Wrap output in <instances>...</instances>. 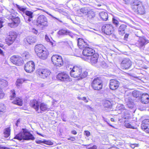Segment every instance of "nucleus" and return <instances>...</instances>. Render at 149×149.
Wrapping results in <instances>:
<instances>
[{"instance_id": "obj_56", "label": "nucleus", "mask_w": 149, "mask_h": 149, "mask_svg": "<svg viewBox=\"0 0 149 149\" xmlns=\"http://www.w3.org/2000/svg\"><path fill=\"white\" fill-rule=\"evenodd\" d=\"M129 36V34H126L124 36V38L125 39V40H126L128 38V37Z\"/></svg>"}, {"instance_id": "obj_36", "label": "nucleus", "mask_w": 149, "mask_h": 149, "mask_svg": "<svg viewBox=\"0 0 149 149\" xmlns=\"http://www.w3.org/2000/svg\"><path fill=\"white\" fill-rule=\"evenodd\" d=\"M13 103L19 106H22V101L21 99L19 98L16 97L15 98V100L14 101Z\"/></svg>"}, {"instance_id": "obj_59", "label": "nucleus", "mask_w": 149, "mask_h": 149, "mask_svg": "<svg viewBox=\"0 0 149 149\" xmlns=\"http://www.w3.org/2000/svg\"><path fill=\"white\" fill-rule=\"evenodd\" d=\"M72 133L74 134H77V132L75 130H72L71 132Z\"/></svg>"}, {"instance_id": "obj_12", "label": "nucleus", "mask_w": 149, "mask_h": 149, "mask_svg": "<svg viewBox=\"0 0 149 149\" xmlns=\"http://www.w3.org/2000/svg\"><path fill=\"white\" fill-rule=\"evenodd\" d=\"M24 68L25 71L28 72H33L35 69V64L33 61H29L25 64Z\"/></svg>"}, {"instance_id": "obj_49", "label": "nucleus", "mask_w": 149, "mask_h": 149, "mask_svg": "<svg viewBox=\"0 0 149 149\" xmlns=\"http://www.w3.org/2000/svg\"><path fill=\"white\" fill-rule=\"evenodd\" d=\"M44 11V12H45V13H47V14H48V15H49L51 17H52L53 18L56 19H57L58 20L59 22H62V21H61L59 20L58 19L56 18V17H54L52 15L50 14L48 12H47V11Z\"/></svg>"}, {"instance_id": "obj_60", "label": "nucleus", "mask_w": 149, "mask_h": 149, "mask_svg": "<svg viewBox=\"0 0 149 149\" xmlns=\"http://www.w3.org/2000/svg\"><path fill=\"white\" fill-rule=\"evenodd\" d=\"M85 106L86 108H87L88 109H90L91 108V107L89 105H85Z\"/></svg>"}, {"instance_id": "obj_14", "label": "nucleus", "mask_w": 149, "mask_h": 149, "mask_svg": "<svg viewBox=\"0 0 149 149\" xmlns=\"http://www.w3.org/2000/svg\"><path fill=\"white\" fill-rule=\"evenodd\" d=\"M17 37L16 33L15 32L11 31L9 33V36L6 40L7 44L10 45L12 44Z\"/></svg>"}, {"instance_id": "obj_5", "label": "nucleus", "mask_w": 149, "mask_h": 149, "mask_svg": "<svg viewBox=\"0 0 149 149\" xmlns=\"http://www.w3.org/2000/svg\"><path fill=\"white\" fill-rule=\"evenodd\" d=\"M51 61L53 65L56 67H60L63 64L62 58L59 55H53L51 57Z\"/></svg>"}, {"instance_id": "obj_3", "label": "nucleus", "mask_w": 149, "mask_h": 149, "mask_svg": "<svg viewBox=\"0 0 149 149\" xmlns=\"http://www.w3.org/2000/svg\"><path fill=\"white\" fill-rule=\"evenodd\" d=\"M132 9L137 13L142 15L145 11L144 6L142 3L137 1H134L132 6Z\"/></svg>"}, {"instance_id": "obj_50", "label": "nucleus", "mask_w": 149, "mask_h": 149, "mask_svg": "<svg viewBox=\"0 0 149 149\" xmlns=\"http://www.w3.org/2000/svg\"><path fill=\"white\" fill-rule=\"evenodd\" d=\"M30 30L31 31L33 32V33L35 34H37L38 33V31L36 29L34 28H32Z\"/></svg>"}, {"instance_id": "obj_2", "label": "nucleus", "mask_w": 149, "mask_h": 149, "mask_svg": "<svg viewBox=\"0 0 149 149\" xmlns=\"http://www.w3.org/2000/svg\"><path fill=\"white\" fill-rule=\"evenodd\" d=\"M14 139L19 141L22 140H33L35 137L26 129H22V130L18 134L16 135Z\"/></svg>"}, {"instance_id": "obj_31", "label": "nucleus", "mask_w": 149, "mask_h": 149, "mask_svg": "<svg viewBox=\"0 0 149 149\" xmlns=\"http://www.w3.org/2000/svg\"><path fill=\"white\" fill-rule=\"evenodd\" d=\"M100 17L103 21H107L108 17V14L106 12L102 11L99 13Z\"/></svg>"}, {"instance_id": "obj_1", "label": "nucleus", "mask_w": 149, "mask_h": 149, "mask_svg": "<svg viewBox=\"0 0 149 149\" xmlns=\"http://www.w3.org/2000/svg\"><path fill=\"white\" fill-rule=\"evenodd\" d=\"M6 17L9 20H12V22L8 24V26L11 28H14L17 27L19 23V19L17 17V13L13 9L7 10Z\"/></svg>"}, {"instance_id": "obj_37", "label": "nucleus", "mask_w": 149, "mask_h": 149, "mask_svg": "<svg viewBox=\"0 0 149 149\" xmlns=\"http://www.w3.org/2000/svg\"><path fill=\"white\" fill-rule=\"evenodd\" d=\"M10 127H9L6 128L4 132V136L6 137H8L10 134Z\"/></svg>"}, {"instance_id": "obj_24", "label": "nucleus", "mask_w": 149, "mask_h": 149, "mask_svg": "<svg viewBox=\"0 0 149 149\" xmlns=\"http://www.w3.org/2000/svg\"><path fill=\"white\" fill-rule=\"evenodd\" d=\"M141 101L143 104L148 103L149 102V95L147 94H142L141 98Z\"/></svg>"}, {"instance_id": "obj_13", "label": "nucleus", "mask_w": 149, "mask_h": 149, "mask_svg": "<svg viewBox=\"0 0 149 149\" xmlns=\"http://www.w3.org/2000/svg\"><path fill=\"white\" fill-rule=\"evenodd\" d=\"M98 58V55L97 54H94L91 56H89L88 58H85V60L90 62L92 65H94L96 63H97Z\"/></svg>"}, {"instance_id": "obj_4", "label": "nucleus", "mask_w": 149, "mask_h": 149, "mask_svg": "<svg viewBox=\"0 0 149 149\" xmlns=\"http://www.w3.org/2000/svg\"><path fill=\"white\" fill-rule=\"evenodd\" d=\"M103 86V81L101 78L97 77L95 78L91 83V86L95 90L100 91Z\"/></svg>"}, {"instance_id": "obj_58", "label": "nucleus", "mask_w": 149, "mask_h": 149, "mask_svg": "<svg viewBox=\"0 0 149 149\" xmlns=\"http://www.w3.org/2000/svg\"><path fill=\"white\" fill-rule=\"evenodd\" d=\"M136 145V144H131L130 145V146L132 148H134L136 146L135 145Z\"/></svg>"}, {"instance_id": "obj_40", "label": "nucleus", "mask_w": 149, "mask_h": 149, "mask_svg": "<svg viewBox=\"0 0 149 149\" xmlns=\"http://www.w3.org/2000/svg\"><path fill=\"white\" fill-rule=\"evenodd\" d=\"M16 6L18 9L23 12H24L26 9V7H23L22 6H20L17 4H16Z\"/></svg>"}, {"instance_id": "obj_43", "label": "nucleus", "mask_w": 149, "mask_h": 149, "mask_svg": "<svg viewBox=\"0 0 149 149\" xmlns=\"http://www.w3.org/2000/svg\"><path fill=\"white\" fill-rule=\"evenodd\" d=\"M88 74V72L87 71H85L83 72V73H82V72H81V74L80 76V77L81 78H83L84 77H86Z\"/></svg>"}, {"instance_id": "obj_35", "label": "nucleus", "mask_w": 149, "mask_h": 149, "mask_svg": "<svg viewBox=\"0 0 149 149\" xmlns=\"http://www.w3.org/2000/svg\"><path fill=\"white\" fill-rule=\"evenodd\" d=\"M8 83L5 80L0 79V86L3 88L7 86Z\"/></svg>"}, {"instance_id": "obj_21", "label": "nucleus", "mask_w": 149, "mask_h": 149, "mask_svg": "<svg viewBox=\"0 0 149 149\" xmlns=\"http://www.w3.org/2000/svg\"><path fill=\"white\" fill-rule=\"evenodd\" d=\"M77 43L79 47L81 49H84L86 47L88 46L87 44L81 38H79L78 39Z\"/></svg>"}, {"instance_id": "obj_25", "label": "nucleus", "mask_w": 149, "mask_h": 149, "mask_svg": "<svg viewBox=\"0 0 149 149\" xmlns=\"http://www.w3.org/2000/svg\"><path fill=\"white\" fill-rule=\"evenodd\" d=\"M49 107L48 106L47 104L43 103H40L39 108V110H40V112H38V113H42V111H45L46 110H49Z\"/></svg>"}, {"instance_id": "obj_54", "label": "nucleus", "mask_w": 149, "mask_h": 149, "mask_svg": "<svg viewBox=\"0 0 149 149\" xmlns=\"http://www.w3.org/2000/svg\"><path fill=\"white\" fill-rule=\"evenodd\" d=\"M82 100L84 101L85 102H88V101L86 97H83Z\"/></svg>"}, {"instance_id": "obj_15", "label": "nucleus", "mask_w": 149, "mask_h": 149, "mask_svg": "<svg viewBox=\"0 0 149 149\" xmlns=\"http://www.w3.org/2000/svg\"><path fill=\"white\" fill-rule=\"evenodd\" d=\"M40 102L35 99L31 100L30 101V105L31 106L35 109L36 111L40 112L39 108Z\"/></svg>"}, {"instance_id": "obj_34", "label": "nucleus", "mask_w": 149, "mask_h": 149, "mask_svg": "<svg viewBox=\"0 0 149 149\" xmlns=\"http://www.w3.org/2000/svg\"><path fill=\"white\" fill-rule=\"evenodd\" d=\"M27 80L24 79H17L16 81V85L17 87H20L21 86L23 82H24Z\"/></svg>"}, {"instance_id": "obj_27", "label": "nucleus", "mask_w": 149, "mask_h": 149, "mask_svg": "<svg viewBox=\"0 0 149 149\" xmlns=\"http://www.w3.org/2000/svg\"><path fill=\"white\" fill-rule=\"evenodd\" d=\"M87 16L88 19H93L95 17V13L93 9H90Z\"/></svg>"}, {"instance_id": "obj_23", "label": "nucleus", "mask_w": 149, "mask_h": 149, "mask_svg": "<svg viewBox=\"0 0 149 149\" xmlns=\"http://www.w3.org/2000/svg\"><path fill=\"white\" fill-rule=\"evenodd\" d=\"M149 42V40H146L145 38L143 37L139 39L136 44L138 47H141Z\"/></svg>"}, {"instance_id": "obj_20", "label": "nucleus", "mask_w": 149, "mask_h": 149, "mask_svg": "<svg viewBox=\"0 0 149 149\" xmlns=\"http://www.w3.org/2000/svg\"><path fill=\"white\" fill-rule=\"evenodd\" d=\"M57 33L59 35H68L72 38H73L74 35L70 31L64 28L60 29Z\"/></svg>"}, {"instance_id": "obj_33", "label": "nucleus", "mask_w": 149, "mask_h": 149, "mask_svg": "<svg viewBox=\"0 0 149 149\" xmlns=\"http://www.w3.org/2000/svg\"><path fill=\"white\" fill-rule=\"evenodd\" d=\"M90 8L87 7H84L81 8L79 10L77 11V12L81 13L83 15H87L88 14V13L89 10Z\"/></svg>"}, {"instance_id": "obj_62", "label": "nucleus", "mask_w": 149, "mask_h": 149, "mask_svg": "<svg viewBox=\"0 0 149 149\" xmlns=\"http://www.w3.org/2000/svg\"><path fill=\"white\" fill-rule=\"evenodd\" d=\"M2 22L0 21V29L2 27Z\"/></svg>"}, {"instance_id": "obj_29", "label": "nucleus", "mask_w": 149, "mask_h": 149, "mask_svg": "<svg viewBox=\"0 0 149 149\" xmlns=\"http://www.w3.org/2000/svg\"><path fill=\"white\" fill-rule=\"evenodd\" d=\"M33 12L27 10L25 11V15L28 16L27 19H25V20L26 22H30L32 20V18L33 17Z\"/></svg>"}, {"instance_id": "obj_41", "label": "nucleus", "mask_w": 149, "mask_h": 149, "mask_svg": "<svg viewBox=\"0 0 149 149\" xmlns=\"http://www.w3.org/2000/svg\"><path fill=\"white\" fill-rule=\"evenodd\" d=\"M116 109L117 110H120L121 111H122L123 110L125 109V107L123 104H119L117 106Z\"/></svg>"}, {"instance_id": "obj_28", "label": "nucleus", "mask_w": 149, "mask_h": 149, "mask_svg": "<svg viewBox=\"0 0 149 149\" xmlns=\"http://www.w3.org/2000/svg\"><path fill=\"white\" fill-rule=\"evenodd\" d=\"M44 46L42 44H40L36 45L35 48V50L37 55L39 53L42 52V50L45 49Z\"/></svg>"}, {"instance_id": "obj_19", "label": "nucleus", "mask_w": 149, "mask_h": 149, "mask_svg": "<svg viewBox=\"0 0 149 149\" xmlns=\"http://www.w3.org/2000/svg\"><path fill=\"white\" fill-rule=\"evenodd\" d=\"M142 129L147 133H149V119H146L143 120L141 124Z\"/></svg>"}, {"instance_id": "obj_48", "label": "nucleus", "mask_w": 149, "mask_h": 149, "mask_svg": "<svg viewBox=\"0 0 149 149\" xmlns=\"http://www.w3.org/2000/svg\"><path fill=\"white\" fill-rule=\"evenodd\" d=\"M5 107L3 105L0 107V111L3 112H4L6 110Z\"/></svg>"}, {"instance_id": "obj_64", "label": "nucleus", "mask_w": 149, "mask_h": 149, "mask_svg": "<svg viewBox=\"0 0 149 149\" xmlns=\"http://www.w3.org/2000/svg\"><path fill=\"white\" fill-rule=\"evenodd\" d=\"M0 149H6V148L4 147L0 146Z\"/></svg>"}, {"instance_id": "obj_51", "label": "nucleus", "mask_w": 149, "mask_h": 149, "mask_svg": "<svg viewBox=\"0 0 149 149\" xmlns=\"http://www.w3.org/2000/svg\"><path fill=\"white\" fill-rule=\"evenodd\" d=\"M45 40L47 42H50L51 43V45H53V43L52 42H51L50 41V40L49 39V38L48 37V36H47V35H46L45 36Z\"/></svg>"}, {"instance_id": "obj_9", "label": "nucleus", "mask_w": 149, "mask_h": 149, "mask_svg": "<svg viewBox=\"0 0 149 149\" xmlns=\"http://www.w3.org/2000/svg\"><path fill=\"white\" fill-rule=\"evenodd\" d=\"M36 73L39 77L45 79L48 77L51 72L49 70L47 69L39 68L37 70Z\"/></svg>"}, {"instance_id": "obj_63", "label": "nucleus", "mask_w": 149, "mask_h": 149, "mask_svg": "<svg viewBox=\"0 0 149 149\" xmlns=\"http://www.w3.org/2000/svg\"><path fill=\"white\" fill-rule=\"evenodd\" d=\"M19 122V120H17V121L16 122V125L17 126H18V124Z\"/></svg>"}, {"instance_id": "obj_11", "label": "nucleus", "mask_w": 149, "mask_h": 149, "mask_svg": "<svg viewBox=\"0 0 149 149\" xmlns=\"http://www.w3.org/2000/svg\"><path fill=\"white\" fill-rule=\"evenodd\" d=\"M10 61L14 64L20 66L23 63L22 58L18 55H14L12 56L10 59Z\"/></svg>"}, {"instance_id": "obj_30", "label": "nucleus", "mask_w": 149, "mask_h": 149, "mask_svg": "<svg viewBox=\"0 0 149 149\" xmlns=\"http://www.w3.org/2000/svg\"><path fill=\"white\" fill-rule=\"evenodd\" d=\"M112 101L111 100H106L104 101L103 105L105 108H111L112 104Z\"/></svg>"}, {"instance_id": "obj_16", "label": "nucleus", "mask_w": 149, "mask_h": 149, "mask_svg": "<svg viewBox=\"0 0 149 149\" xmlns=\"http://www.w3.org/2000/svg\"><path fill=\"white\" fill-rule=\"evenodd\" d=\"M95 51L92 48L88 46L84 49L82 53L84 56H86V58H88L94 54Z\"/></svg>"}, {"instance_id": "obj_32", "label": "nucleus", "mask_w": 149, "mask_h": 149, "mask_svg": "<svg viewBox=\"0 0 149 149\" xmlns=\"http://www.w3.org/2000/svg\"><path fill=\"white\" fill-rule=\"evenodd\" d=\"M29 44H31L36 42V39L32 36H29L27 37L24 40Z\"/></svg>"}, {"instance_id": "obj_39", "label": "nucleus", "mask_w": 149, "mask_h": 149, "mask_svg": "<svg viewBox=\"0 0 149 149\" xmlns=\"http://www.w3.org/2000/svg\"><path fill=\"white\" fill-rule=\"evenodd\" d=\"M99 60L97 63L98 65H100L102 67H104L106 65V63L104 61H102V59H99Z\"/></svg>"}, {"instance_id": "obj_57", "label": "nucleus", "mask_w": 149, "mask_h": 149, "mask_svg": "<svg viewBox=\"0 0 149 149\" xmlns=\"http://www.w3.org/2000/svg\"><path fill=\"white\" fill-rule=\"evenodd\" d=\"M36 142L37 143L40 144L42 143V141L41 140H36Z\"/></svg>"}, {"instance_id": "obj_42", "label": "nucleus", "mask_w": 149, "mask_h": 149, "mask_svg": "<svg viewBox=\"0 0 149 149\" xmlns=\"http://www.w3.org/2000/svg\"><path fill=\"white\" fill-rule=\"evenodd\" d=\"M112 22L116 26H117L119 24V22L115 17H113L112 18Z\"/></svg>"}, {"instance_id": "obj_52", "label": "nucleus", "mask_w": 149, "mask_h": 149, "mask_svg": "<svg viewBox=\"0 0 149 149\" xmlns=\"http://www.w3.org/2000/svg\"><path fill=\"white\" fill-rule=\"evenodd\" d=\"M85 134L87 136L90 135V133L88 131H85L84 132Z\"/></svg>"}, {"instance_id": "obj_8", "label": "nucleus", "mask_w": 149, "mask_h": 149, "mask_svg": "<svg viewBox=\"0 0 149 149\" xmlns=\"http://www.w3.org/2000/svg\"><path fill=\"white\" fill-rule=\"evenodd\" d=\"M102 30L106 34L109 35L113 33L114 27L111 24H105L102 26Z\"/></svg>"}, {"instance_id": "obj_26", "label": "nucleus", "mask_w": 149, "mask_h": 149, "mask_svg": "<svg viewBox=\"0 0 149 149\" xmlns=\"http://www.w3.org/2000/svg\"><path fill=\"white\" fill-rule=\"evenodd\" d=\"M127 26L125 24L120 25L118 29V34L121 36L123 35L125 33V30L126 29Z\"/></svg>"}, {"instance_id": "obj_6", "label": "nucleus", "mask_w": 149, "mask_h": 149, "mask_svg": "<svg viewBox=\"0 0 149 149\" xmlns=\"http://www.w3.org/2000/svg\"><path fill=\"white\" fill-rule=\"evenodd\" d=\"M71 70L70 72V76L73 77H78L81 74L82 69L80 66H75L72 67H70Z\"/></svg>"}, {"instance_id": "obj_10", "label": "nucleus", "mask_w": 149, "mask_h": 149, "mask_svg": "<svg viewBox=\"0 0 149 149\" xmlns=\"http://www.w3.org/2000/svg\"><path fill=\"white\" fill-rule=\"evenodd\" d=\"M56 78L58 79L65 82L72 81L69 75L64 72L58 73L57 76Z\"/></svg>"}, {"instance_id": "obj_53", "label": "nucleus", "mask_w": 149, "mask_h": 149, "mask_svg": "<svg viewBox=\"0 0 149 149\" xmlns=\"http://www.w3.org/2000/svg\"><path fill=\"white\" fill-rule=\"evenodd\" d=\"M68 140H70L72 141H74L75 140V139L74 137H71L69 138H68Z\"/></svg>"}, {"instance_id": "obj_17", "label": "nucleus", "mask_w": 149, "mask_h": 149, "mask_svg": "<svg viewBox=\"0 0 149 149\" xmlns=\"http://www.w3.org/2000/svg\"><path fill=\"white\" fill-rule=\"evenodd\" d=\"M131 61L128 58H125L122 61L121 63L122 68L124 69L129 68L131 65Z\"/></svg>"}, {"instance_id": "obj_61", "label": "nucleus", "mask_w": 149, "mask_h": 149, "mask_svg": "<svg viewBox=\"0 0 149 149\" xmlns=\"http://www.w3.org/2000/svg\"><path fill=\"white\" fill-rule=\"evenodd\" d=\"M108 149H119L116 147H112L109 148Z\"/></svg>"}, {"instance_id": "obj_55", "label": "nucleus", "mask_w": 149, "mask_h": 149, "mask_svg": "<svg viewBox=\"0 0 149 149\" xmlns=\"http://www.w3.org/2000/svg\"><path fill=\"white\" fill-rule=\"evenodd\" d=\"M97 147L96 146H93L92 147L89 148L88 149H97Z\"/></svg>"}, {"instance_id": "obj_7", "label": "nucleus", "mask_w": 149, "mask_h": 149, "mask_svg": "<svg viewBox=\"0 0 149 149\" xmlns=\"http://www.w3.org/2000/svg\"><path fill=\"white\" fill-rule=\"evenodd\" d=\"M36 25L42 28L47 26V20L46 17L42 15L38 16L36 20Z\"/></svg>"}, {"instance_id": "obj_44", "label": "nucleus", "mask_w": 149, "mask_h": 149, "mask_svg": "<svg viewBox=\"0 0 149 149\" xmlns=\"http://www.w3.org/2000/svg\"><path fill=\"white\" fill-rule=\"evenodd\" d=\"M5 95L2 89L0 88V99L3 98Z\"/></svg>"}, {"instance_id": "obj_45", "label": "nucleus", "mask_w": 149, "mask_h": 149, "mask_svg": "<svg viewBox=\"0 0 149 149\" xmlns=\"http://www.w3.org/2000/svg\"><path fill=\"white\" fill-rule=\"evenodd\" d=\"M11 93L12 94L10 95V100H13L14 98L15 97V91L14 90L11 91Z\"/></svg>"}, {"instance_id": "obj_46", "label": "nucleus", "mask_w": 149, "mask_h": 149, "mask_svg": "<svg viewBox=\"0 0 149 149\" xmlns=\"http://www.w3.org/2000/svg\"><path fill=\"white\" fill-rule=\"evenodd\" d=\"M125 126L127 128L134 129V127L132 126L130 123H126Z\"/></svg>"}, {"instance_id": "obj_47", "label": "nucleus", "mask_w": 149, "mask_h": 149, "mask_svg": "<svg viewBox=\"0 0 149 149\" xmlns=\"http://www.w3.org/2000/svg\"><path fill=\"white\" fill-rule=\"evenodd\" d=\"M132 95L134 97H137L139 96V92L137 91H134L132 93Z\"/></svg>"}, {"instance_id": "obj_18", "label": "nucleus", "mask_w": 149, "mask_h": 149, "mask_svg": "<svg viewBox=\"0 0 149 149\" xmlns=\"http://www.w3.org/2000/svg\"><path fill=\"white\" fill-rule=\"evenodd\" d=\"M119 85V82L117 80L115 79H111L110 81L109 88L111 90H115L118 88Z\"/></svg>"}, {"instance_id": "obj_38", "label": "nucleus", "mask_w": 149, "mask_h": 149, "mask_svg": "<svg viewBox=\"0 0 149 149\" xmlns=\"http://www.w3.org/2000/svg\"><path fill=\"white\" fill-rule=\"evenodd\" d=\"M22 56L24 58L27 59L30 57V54L29 52L25 51L22 54Z\"/></svg>"}, {"instance_id": "obj_22", "label": "nucleus", "mask_w": 149, "mask_h": 149, "mask_svg": "<svg viewBox=\"0 0 149 149\" xmlns=\"http://www.w3.org/2000/svg\"><path fill=\"white\" fill-rule=\"evenodd\" d=\"M37 56L40 59H46L48 56V52L45 49L42 50V52H40L38 54Z\"/></svg>"}]
</instances>
